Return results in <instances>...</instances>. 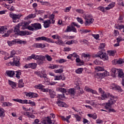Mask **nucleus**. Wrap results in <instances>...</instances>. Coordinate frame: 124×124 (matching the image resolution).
Listing matches in <instances>:
<instances>
[{
  "label": "nucleus",
  "mask_w": 124,
  "mask_h": 124,
  "mask_svg": "<svg viewBox=\"0 0 124 124\" xmlns=\"http://www.w3.org/2000/svg\"><path fill=\"white\" fill-rule=\"evenodd\" d=\"M42 26L41 24L39 23H35L31 24V26L27 27V29L31 31H38V30H41Z\"/></svg>",
  "instance_id": "nucleus-1"
},
{
  "label": "nucleus",
  "mask_w": 124,
  "mask_h": 124,
  "mask_svg": "<svg viewBox=\"0 0 124 124\" xmlns=\"http://www.w3.org/2000/svg\"><path fill=\"white\" fill-rule=\"evenodd\" d=\"M11 32H12L11 30L7 31V28L6 27L2 26L0 27V33H1V34H4L2 35V36L7 37V36H9Z\"/></svg>",
  "instance_id": "nucleus-2"
},
{
  "label": "nucleus",
  "mask_w": 124,
  "mask_h": 124,
  "mask_svg": "<svg viewBox=\"0 0 124 124\" xmlns=\"http://www.w3.org/2000/svg\"><path fill=\"white\" fill-rule=\"evenodd\" d=\"M10 64L11 65H15L16 66L19 67L20 66V57H15L13 59V62H10Z\"/></svg>",
  "instance_id": "nucleus-3"
},
{
  "label": "nucleus",
  "mask_w": 124,
  "mask_h": 124,
  "mask_svg": "<svg viewBox=\"0 0 124 124\" xmlns=\"http://www.w3.org/2000/svg\"><path fill=\"white\" fill-rule=\"evenodd\" d=\"M109 98L110 99L108 100V103H106V106H105L106 109H108L109 106H111V105H113V104L116 103V100L115 99L117 98V97L114 96V97H109Z\"/></svg>",
  "instance_id": "nucleus-4"
},
{
  "label": "nucleus",
  "mask_w": 124,
  "mask_h": 124,
  "mask_svg": "<svg viewBox=\"0 0 124 124\" xmlns=\"http://www.w3.org/2000/svg\"><path fill=\"white\" fill-rule=\"evenodd\" d=\"M36 41H41L43 40L44 41H46V42H50L51 43H54V42L53 40L50 38H47L45 36L39 37L35 38Z\"/></svg>",
  "instance_id": "nucleus-5"
},
{
  "label": "nucleus",
  "mask_w": 124,
  "mask_h": 124,
  "mask_svg": "<svg viewBox=\"0 0 124 124\" xmlns=\"http://www.w3.org/2000/svg\"><path fill=\"white\" fill-rule=\"evenodd\" d=\"M96 57L100 58V59H102L104 61H107L108 59L106 53L102 52V51H99L96 55Z\"/></svg>",
  "instance_id": "nucleus-6"
},
{
  "label": "nucleus",
  "mask_w": 124,
  "mask_h": 124,
  "mask_svg": "<svg viewBox=\"0 0 124 124\" xmlns=\"http://www.w3.org/2000/svg\"><path fill=\"white\" fill-rule=\"evenodd\" d=\"M9 16L13 20L14 23L19 22L18 20L21 18V16L19 15H16L14 13L10 14Z\"/></svg>",
  "instance_id": "nucleus-7"
},
{
  "label": "nucleus",
  "mask_w": 124,
  "mask_h": 124,
  "mask_svg": "<svg viewBox=\"0 0 124 124\" xmlns=\"http://www.w3.org/2000/svg\"><path fill=\"white\" fill-rule=\"evenodd\" d=\"M7 43L9 45V46H12L13 45H14L17 43V44H26V42L24 41H22L21 40H19L18 41H8L7 42Z\"/></svg>",
  "instance_id": "nucleus-8"
},
{
  "label": "nucleus",
  "mask_w": 124,
  "mask_h": 124,
  "mask_svg": "<svg viewBox=\"0 0 124 124\" xmlns=\"http://www.w3.org/2000/svg\"><path fill=\"white\" fill-rule=\"evenodd\" d=\"M90 18V15L88 16H85V17H84L85 20H86L84 24L86 26H88V25H91V24H93V21H94V19Z\"/></svg>",
  "instance_id": "nucleus-9"
},
{
  "label": "nucleus",
  "mask_w": 124,
  "mask_h": 124,
  "mask_svg": "<svg viewBox=\"0 0 124 124\" xmlns=\"http://www.w3.org/2000/svg\"><path fill=\"white\" fill-rule=\"evenodd\" d=\"M108 97L113 98L114 97V96L112 95V94H110V93H106L105 92L103 93L101 95V99H102V100H104V99H106V98H108Z\"/></svg>",
  "instance_id": "nucleus-10"
},
{
  "label": "nucleus",
  "mask_w": 124,
  "mask_h": 124,
  "mask_svg": "<svg viewBox=\"0 0 124 124\" xmlns=\"http://www.w3.org/2000/svg\"><path fill=\"white\" fill-rule=\"evenodd\" d=\"M41 122L44 124H52V120L50 119L49 116H47V117L42 118Z\"/></svg>",
  "instance_id": "nucleus-11"
},
{
  "label": "nucleus",
  "mask_w": 124,
  "mask_h": 124,
  "mask_svg": "<svg viewBox=\"0 0 124 124\" xmlns=\"http://www.w3.org/2000/svg\"><path fill=\"white\" fill-rule=\"evenodd\" d=\"M84 90L86 91V92H88V93H92L93 94H97V92H96V91L93 90L87 86L85 87Z\"/></svg>",
  "instance_id": "nucleus-12"
},
{
  "label": "nucleus",
  "mask_w": 124,
  "mask_h": 124,
  "mask_svg": "<svg viewBox=\"0 0 124 124\" xmlns=\"http://www.w3.org/2000/svg\"><path fill=\"white\" fill-rule=\"evenodd\" d=\"M118 70L119 69H116V68H112L110 71L111 76L112 77H116V75L118 74Z\"/></svg>",
  "instance_id": "nucleus-13"
},
{
  "label": "nucleus",
  "mask_w": 124,
  "mask_h": 124,
  "mask_svg": "<svg viewBox=\"0 0 124 124\" xmlns=\"http://www.w3.org/2000/svg\"><path fill=\"white\" fill-rule=\"evenodd\" d=\"M13 100L14 101H16V102H19V103H21L22 104H28V100H22L20 99H13Z\"/></svg>",
  "instance_id": "nucleus-14"
},
{
  "label": "nucleus",
  "mask_w": 124,
  "mask_h": 124,
  "mask_svg": "<svg viewBox=\"0 0 124 124\" xmlns=\"http://www.w3.org/2000/svg\"><path fill=\"white\" fill-rule=\"evenodd\" d=\"M23 115L27 116L29 119H35V116L31 114V112H25L23 113Z\"/></svg>",
  "instance_id": "nucleus-15"
},
{
  "label": "nucleus",
  "mask_w": 124,
  "mask_h": 124,
  "mask_svg": "<svg viewBox=\"0 0 124 124\" xmlns=\"http://www.w3.org/2000/svg\"><path fill=\"white\" fill-rule=\"evenodd\" d=\"M35 74H36V75H38V76H39V77H40V78H44L45 81H46V82H49V78H47V75L42 76V75H41L40 72H35Z\"/></svg>",
  "instance_id": "nucleus-16"
},
{
  "label": "nucleus",
  "mask_w": 124,
  "mask_h": 124,
  "mask_svg": "<svg viewBox=\"0 0 124 124\" xmlns=\"http://www.w3.org/2000/svg\"><path fill=\"white\" fill-rule=\"evenodd\" d=\"M31 32L28 31H20L19 35L21 36H24V35H30L31 34Z\"/></svg>",
  "instance_id": "nucleus-17"
},
{
  "label": "nucleus",
  "mask_w": 124,
  "mask_h": 124,
  "mask_svg": "<svg viewBox=\"0 0 124 124\" xmlns=\"http://www.w3.org/2000/svg\"><path fill=\"white\" fill-rule=\"evenodd\" d=\"M100 77L104 78L105 76H107V71H105L103 73H97V75L95 76L96 78H99Z\"/></svg>",
  "instance_id": "nucleus-18"
},
{
  "label": "nucleus",
  "mask_w": 124,
  "mask_h": 124,
  "mask_svg": "<svg viewBox=\"0 0 124 124\" xmlns=\"http://www.w3.org/2000/svg\"><path fill=\"white\" fill-rule=\"evenodd\" d=\"M65 76L64 75L56 76H55L54 80H62L64 81L65 80Z\"/></svg>",
  "instance_id": "nucleus-19"
},
{
  "label": "nucleus",
  "mask_w": 124,
  "mask_h": 124,
  "mask_svg": "<svg viewBox=\"0 0 124 124\" xmlns=\"http://www.w3.org/2000/svg\"><path fill=\"white\" fill-rule=\"evenodd\" d=\"M38 58V55H36L34 54H33L31 56L28 57L27 60V61H31V60L33 59V60H37Z\"/></svg>",
  "instance_id": "nucleus-20"
},
{
  "label": "nucleus",
  "mask_w": 124,
  "mask_h": 124,
  "mask_svg": "<svg viewBox=\"0 0 124 124\" xmlns=\"http://www.w3.org/2000/svg\"><path fill=\"white\" fill-rule=\"evenodd\" d=\"M6 74L9 77H13L15 75V72L14 71H6Z\"/></svg>",
  "instance_id": "nucleus-21"
},
{
  "label": "nucleus",
  "mask_w": 124,
  "mask_h": 124,
  "mask_svg": "<svg viewBox=\"0 0 124 124\" xmlns=\"http://www.w3.org/2000/svg\"><path fill=\"white\" fill-rule=\"evenodd\" d=\"M51 22H50V20H46L44 21V27L45 28H49L50 27V25H51Z\"/></svg>",
  "instance_id": "nucleus-22"
},
{
  "label": "nucleus",
  "mask_w": 124,
  "mask_h": 124,
  "mask_svg": "<svg viewBox=\"0 0 124 124\" xmlns=\"http://www.w3.org/2000/svg\"><path fill=\"white\" fill-rule=\"evenodd\" d=\"M57 104H58V106H60V107H66V104L65 103L60 101V100H58L57 102H56Z\"/></svg>",
  "instance_id": "nucleus-23"
},
{
  "label": "nucleus",
  "mask_w": 124,
  "mask_h": 124,
  "mask_svg": "<svg viewBox=\"0 0 124 124\" xmlns=\"http://www.w3.org/2000/svg\"><path fill=\"white\" fill-rule=\"evenodd\" d=\"M49 19H47V20H50V23L51 24H55V15L52 14L49 16Z\"/></svg>",
  "instance_id": "nucleus-24"
},
{
  "label": "nucleus",
  "mask_w": 124,
  "mask_h": 124,
  "mask_svg": "<svg viewBox=\"0 0 124 124\" xmlns=\"http://www.w3.org/2000/svg\"><path fill=\"white\" fill-rule=\"evenodd\" d=\"M67 93L70 94V95H75V91L74 89L71 88L68 90H67Z\"/></svg>",
  "instance_id": "nucleus-25"
},
{
  "label": "nucleus",
  "mask_w": 124,
  "mask_h": 124,
  "mask_svg": "<svg viewBox=\"0 0 124 124\" xmlns=\"http://www.w3.org/2000/svg\"><path fill=\"white\" fill-rule=\"evenodd\" d=\"M36 17V15L35 14H31L29 15L28 16L25 17V20H28V19H32Z\"/></svg>",
  "instance_id": "nucleus-26"
},
{
  "label": "nucleus",
  "mask_w": 124,
  "mask_h": 124,
  "mask_svg": "<svg viewBox=\"0 0 124 124\" xmlns=\"http://www.w3.org/2000/svg\"><path fill=\"white\" fill-rule=\"evenodd\" d=\"M70 118H71V115H69V116H67L66 118L63 116H61V118L62 119V120L63 121H66V122H67V123H68V124H69V123H70L69 120H69L70 119Z\"/></svg>",
  "instance_id": "nucleus-27"
},
{
  "label": "nucleus",
  "mask_w": 124,
  "mask_h": 124,
  "mask_svg": "<svg viewBox=\"0 0 124 124\" xmlns=\"http://www.w3.org/2000/svg\"><path fill=\"white\" fill-rule=\"evenodd\" d=\"M118 76L119 77H120V78H123V77H124V72H123L122 69H118Z\"/></svg>",
  "instance_id": "nucleus-28"
},
{
  "label": "nucleus",
  "mask_w": 124,
  "mask_h": 124,
  "mask_svg": "<svg viewBox=\"0 0 124 124\" xmlns=\"http://www.w3.org/2000/svg\"><path fill=\"white\" fill-rule=\"evenodd\" d=\"M3 107H5L6 106L7 107H10V106H12V103H10L9 102H4L2 105Z\"/></svg>",
  "instance_id": "nucleus-29"
},
{
  "label": "nucleus",
  "mask_w": 124,
  "mask_h": 124,
  "mask_svg": "<svg viewBox=\"0 0 124 124\" xmlns=\"http://www.w3.org/2000/svg\"><path fill=\"white\" fill-rule=\"evenodd\" d=\"M20 32L21 31H20V29H19V27L16 26V27H15V34H17L18 35H19V34H20Z\"/></svg>",
  "instance_id": "nucleus-30"
},
{
  "label": "nucleus",
  "mask_w": 124,
  "mask_h": 124,
  "mask_svg": "<svg viewBox=\"0 0 124 124\" xmlns=\"http://www.w3.org/2000/svg\"><path fill=\"white\" fill-rule=\"evenodd\" d=\"M87 116L89 117V118H92V119L94 120H96L97 118V115H96V114H88Z\"/></svg>",
  "instance_id": "nucleus-31"
},
{
  "label": "nucleus",
  "mask_w": 124,
  "mask_h": 124,
  "mask_svg": "<svg viewBox=\"0 0 124 124\" xmlns=\"http://www.w3.org/2000/svg\"><path fill=\"white\" fill-rule=\"evenodd\" d=\"M9 84L10 86H11L13 89H14L16 87V83L10 80H8Z\"/></svg>",
  "instance_id": "nucleus-32"
},
{
  "label": "nucleus",
  "mask_w": 124,
  "mask_h": 124,
  "mask_svg": "<svg viewBox=\"0 0 124 124\" xmlns=\"http://www.w3.org/2000/svg\"><path fill=\"white\" fill-rule=\"evenodd\" d=\"M115 6V3H111L109 4L108 7H106V10H109V9H111V8H113Z\"/></svg>",
  "instance_id": "nucleus-33"
},
{
  "label": "nucleus",
  "mask_w": 124,
  "mask_h": 124,
  "mask_svg": "<svg viewBox=\"0 0 124 124\" xmlns=\"http://www.w3.org/2000/svg\"><path fill=\"white\" fill-rule=\"evenodd\" d=\"M49 94L51 98H54L55 96H56V93H55V92L52 91V90H49Z\"/></svg>",
  "instance_id": "nucleus-34"
},
{
  "label": "nucleus",
  "mask_w": 124,
  "mask_h": 124,
  "mask_svg": "<svg viewBox=\"0 0 124 124\" xmlns=\"http://www.w3.org/2000/svg\"><path fill=\"white\" fill-rule=\"evenodd\" d=\"M35 89H39V90H42L43 88H44V86L41 84H38L34 86Z\"/></svg>",
  "instance_id": "nucleus-35"
},
{
  "label": "nucleus",
  "mask_w": 124,
  "mask_h": 124,
  "mask_svg": "<svg viewBox=\"0 0 124 124\" xmlns=\"http://www.w3.org/2000/svg\"><path fill=\"white\" fill-rule=\"evenodd\" d=\"M5 110L1 108H0V117H4Z\"/></svg>",
  "instance_id": "nucleus-36"
},
{
  "label": "nucleus",
  "mask_w": 124,
  "mask_h": 124,
  "mask_svg": "<svg viewBox=\"0 0 124 124\" xmlns=\"http://www.w3.org/2000/svg\"><path fill=\"white\" fill-rule=\"evenodd\" d=\"M57 97H59L58 100H60V99H62V98H65V96H64V93H62V94H59Z\"/></svg>",
  "instance_id": "nucleus-37"
},
{
  "label": "nucleus",
  "mask_w": 124,
  "mask_h": 124,
  "mask_svg": "<svg viewBox=\"0 0 124 124\" xmlns=\"http://www.w3.org/2000/svg\"><path fill=\"white\" fill-rule=\"evenodd\" d=\"M24 87V83L23 79H20L18 82V88H23Z\"/></svg>",
  "instance_id": "nucleus-38"
},
{
  "label": "nucleus",
  "mask_w": 124,
  "mask_h": 124,
  "mask_svg": "<svg viewBox=\"0 0 124 124\" xmlns=\"http://www.w3.org/2000/svg\"><path fill=\"white\" fill-rule=\"evenodd\" d=\"M83 56L84 59H85V62H88L90 60V55L84 54Z\"/></svg>",
  "instance_id": "nucleus-39"
},
{
  "label": "nucleus",
  "mask_w": 124,
  "mask_h": 124,
  "mask_svg": "<svg viewBox=\"0 0 124 124\" xmlns=\"http://www.w3.org/2000/svg\"><path fill=\"white\" fill-rule=\"evenodd\" d=\"M38 61H45V56H43L42 55H38V58H37Z\"/></svg>",
  "instance_id": "nucleus-40"
},
{
  "label": "nucleus",
  "mask_w": 124,
  "mask_h": 124,
  "mask_svg": "<svg viewBox=\"0 0 124 124\" xmlns=\"http://www.w3.org/2000/svg\"><path fill=\"white\" fill-rule=\"evenodd\" d=\"M16 54V51H15V50H13L11 52V55L10 57H8V59H10V58H13V56H15Z\"/></svg>",
  "instance_id": "nucleus-41"
},
{
  "label": "nucleus",
  "mask_w": 124,
  "mask_h": 124,
  "mask_svg": "<svg viewBox=\"0 0 124 124\" xmlns=\"http://www.w3.org/2000/svg\"><path fill=\"white\" fill-rule=\"evenodd\" d=\"M71 27H72L71 31H73V32H77L76 28L72 23L71 24Z\"/></svg>",
  "instance_id": "nucleus-42"
},
{
  "label": "nucleus",
  "mask_w": 124,
  "mask_h": 124,
  "mask_svg": "<svg viewBox=\"0 0 124 124\" xmlns=\"http://www.w3.org/2000/svg\"><path fill=\"white\" fill-rule=\"evenodd\" d=\"M71 30H72L71 25L68 26L67 27V29L65 30V32H69L71 31Z\"/></svg>",
  "instance_id": "nucleus-43"
},
{
  "label": "nucleus",
  "mask_w": 124,
  "mask_h": 124,
  "mask_svg": "<svg viewBox=\"0 0 124 124\" xmlns=\"http://www.w3.org/2000/svg\"><path fill=\"white\" fill-rule=\"evenodd\" d=\"M57 44L60 46L62 45V46H64V43L62 40H61L60 39L57 41Z\"/></svg>",
  "instance_id": "nucleus-44"
},
{
  "label": "nucleus",
  "mask_w": 124,
  "mask_h": 124,
  "mask_svg": "<svg viewBox=\"0 0 124 124\" xmlns=\"http://www.w3.org/2000/svg\"><path fill=\"white\" fill-rule=\"evenodd\" d=\"M36 46L37 48H44V47H45V45L42 44H36Z\"/></svg>",
  "instance_id": "nucleus-45"
},
{
  "label": "nucleus",
  "mask_w": 124,
  "mask_h": 124,
  "mask_svg": "<svg viewBox=\"0 0 124 124\" xmlns=\"http://www.w3.org/2000/svg\"><path fill=\"white\" fill-rule=\"evenodd\" d=\"M30 64H31V65H30V67L32 69H35V68H36V65H37V64L36 63H30Z\"/></svg>",
  "instance_id": "nucleus-46"
},
{
  "label": "nucleus",
  "mask_w": 124,
  "mask_h": 124,
  "mask_svg": "<svg viewBox=\"0 0 124 124\" xmlns=\"http://www.w3.org/2000/svg\"><path fill=\"white\" fill-rule=\"evenodd\" d=\"M77 87L79 93H80V94H83V93H84V91L81 89V88H80V86L77 85Z\"/></svg>",
  "instance_id": "nucleus-47"
},
{
  "label": "nucleus",
  "mask_w": 124,
  "mask_h": 124,
  "mask_svg": "<svg viewBox=\"0 0 124 124\" xmlns=\"http://www.w3.org/2000/svg\"><path fill=\"white\" fill-rule=\"evenodd\" d=\"M83 72V68H79L77 70H76V73H78V74H81L82 72Z\"/></svg>",
  "instance_id": "nucleus-48"
},
{
  "label": "nucleus",
  "mask_w": 124,
  "mask_h": 124,
  "mask_svg": "<svg viewBox=\"0 0 124 124\" xmlns=\"http://www.w3.org/2000/svg\"><path fill=\"white\" fill-rule=\"evenodd\" d=\"M45 57L46 58L47 61H48V62H52V58L49 55H46V56Z\"/></svg>",
  "instance_id": "nucleus-49"
},
{
  "label": "nucleus",
  "mask_w": 124,
  "mask_h": 124,
  "mask_svg": "<svg viewBox=\"0 0 124 124\" xmlns=\"http://www.w3.org/2000/svg\"><path fill=\"white\" fill-rule=\"evenodd\" d=\"M117 63L118 64H122V63H124V59H119V60L117 61Z\"/></svg>",
  "instance_id": "nucleus-50"
},
{
  "label": "nucleus",
  "mask_w": 124,
  "mask_h": 124,
  "mask_svg": "<svg viewBox=\"0 0 124 124\" xmlns=\"http://www.w3.org/2000/svg\"><path fill=\"white\" fill-rule=\"evenodd\" d=\"M16 72V77L17 78V79H20V75L22 74V73H21L20 71H17Z\"/></svg>",
  "instance_id": "nucleus-51"
},
{
  "label": "nucleus",
  "mask_w": 124,
  "mask_h": 124,
  "mask_svg": "<svg viewBox=\"0 0 124 124\" xmlns=\"http://www.w3.org/2000/svg\"><path fill=\"white\" fill-rule=\"evenodd\" d=\"M59 66L56 64H52L49 66V68H51V69H54L55 68H58Z\"/></svg>",
  "instance_id": "nucleus-52"
},
{
  "label": "nucleus",
  "mask_w": 124,
  "mask_h": 124,
  "mask_svg": "<svg viewBox=\"0 0 124 124\" xmlns=\"http://www.w3.org/2000/svg\"><path fill=\"white\" fill-rule=\"evenodd\" d=\"M8 9H9V10L10 11H14V10H15V8H14L13 6L8 5Z\"/></svg>",
  "instance_id": "nucleus-53"
},
{
  "label": "nucleus",
  "mask_w": 124,
  "mask_h": 124,
  "mask_svg": "<svg viewBox=\"0 0 124 124\" xmlns=\"http://www.w3.org/2000/svg\"><path fill=\"white\" fill-rule=\"evenodd\" d=\"M75 118H76V120L78 122H80V121H81V117H80V116L78 115V114L75 115Z\"/></svg>",
  "instance_id": "nucleus-54"
},
{
  "label": "nucleus",
  "mask_w": 124,
  "mask_h": 124,
  "mask_svg": "<svg viewBox=\"0 0 124 124\" xmlns=\"http://www.w3.org/2000/svg\"><path fill=\"white\" fill-rule=\"evenodd\" d=\"M108 52L109 56H114L115 55V51L113 50H108Z\"/></svg>",
  "instance_id": "nucleus-55"
},
{
  "label": "nucleus",
  "mask_w": 124,
  "mask_h": 124,
  "mask_svg": "<svg viewBox=\"0 0 124 124\" xmlns=\"http://www.w3.org/2000/svg\"><path fill=\"white\" fill-rule=\"evenodd\" d=\"M55 73H62L63 70L62 68L59 69L58 70H55Z\"/></svg>",
  "instance_id": "nucleus-56"
},
{
  "label": "nucleus",
  "mask_w": 124,
  "mask_h": 124,
  "mask_svg": "<svg viewBox=\"0 0 124 124\" xmlns=\"http://www.w3.org/2000/svg\"><path fill=\"white\" fill-rule=\"evenodd\" d=\"M77 20L78 22V23H80L81 25H83V24H84V21L82 20V18L80 17H77Z\"/></svg>",
  "instance_id": "nucleus-57"
},
{
  "label": "nucleus",
  "mask_w": 124,
  "mask_h": 124,
  "mask_svg": "<svg viewBox=\"0 0 124 124\" xmlns=\"http://www.w3.org/2000/svg\"><path fill=\"white\" fill-rule=\"evenodd\" d=\"M59 92H61L62 93H67V90L65 89L64 88H60L59 89Z\"/></svg>",
  "instance_id": "nucleus-58"
},
{
  "label": "nucleus",
  "mask_w": 124,
  "mask_h": 124,
  "mask_svg": "<svg viewBox=\"0 0 124 124\" xmlns=\"http://www.w3.org/2000/svg\"><path fill=\"white\" fill-rule=\"evenodd\" d=\"M42 92H43L44 93H48V92H50V90L49 89H45V88H42L41 90Z\"/></svg>",
  "instance_id": "nucleus-59"
},
{
  "label": "nucleus",
  "mask_w": 124,
  "mask_h": 124,
  "mask_svg": "<svg viewBox=\"0 0 124 124\" xmlns=\"http://www.w3.org/2000/svg\"><path fill=\"white\" fill-rule=\"evenodd\" d=\"M40 74L42 76H46V75H46V72L44 69H42V70L41 71V73H40Z\"/></svg>",
  "instance_id": "nucleus-60"
},
{
  "label": "nucleus",
  "mask_w": 124,
  "mask_h": 124,
  "mask_svg": "<svg viewBox=\"0 0 124 124\" xmlns=\"http://www.w3.org/2000/svg\"><path fill=\"white\" fill-rule=\"evenodd\" d=\"M34 97H38V94H37L36 93H32L31 98H34Z\"/></svg>",
  "instance_id": "nucleus-61"
},
{
  "label": "nucleus",
  "mask_w": 124,
  "mask_h": 124,
  "mask_svg": "<svg viewBox=\"0 0 124 124\" xmlns=\"http://www.w3.org/2000/svg\"><path fill=\"white\" fill-rule=\"evenodd\" d=\"M76 11L78 12V13H79L80 14H84V10L82 9H77L76 10Z\"/></svg>",
  "instance_id": "nucleus-62"
},
{
  "label": "nucleus",
  "mask_w": 124,
  "mask_h": 124,
  "mask_svg": "<svg viewBox=\"0 0 124 124\" xmlns=\"http://www.w3.org/2000/svg\"><path fill=\"white\" fill-rule=\"evenodd\" d=\"M96 69L97 70V71H104V68L99 66L97 67Z\"/></svg>",
  "instance_id": "nucleus-63"
},
{
  "label": "nucleus",
  "mask_w": 124,
  "mask_h": 124,
  "mask_svg": "<svg viewBox=\"0 0 124 124\" xmlns=\"http://www.w3.org/2000/svg\"><path fill=\"white\" fill-rule=\"evenodd\" d=\"M114 90L118 91L119 92H122L123 91V90L121 89V87L118 85H116V87H115V89Z\"/></svg>",
  "instance_id": "nucleus-64"
}]
</instances>
